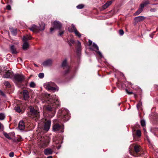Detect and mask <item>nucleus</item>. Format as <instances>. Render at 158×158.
<instances>
[{
    "label": "nucleus",
    "mask_w": 158,
    "mask_h": 158,
    "mask_svg": "<svg viewBox=\"0 0 158 158\" xmlns=\"http://www.w3.org/2000/svg\"><path fill=\"white\" fill-rule=\"evenodd\" d=\"M42 102H45L48 103H54L56 105L58 106L60 103L57 97L55 95L54 96H50L49 94H46L44 95V100H43Z\"/></svg>",
    "instance_id": "nucleus-1"
},
{
    "label": "nucleus",
    "mask_w": 158,
    "mask_h": 158,
    "mask_svg": "<svg viewBox=\"0 0 158 158\" xmlns=\"http://www.w3.org/2000/svg\"><path fill=\"white\" fill-rule=\"evenodd\" d=\"M45 24L44 23H41L39 24V26H37L35 24H33L29 27V29L34 32H38L40 31H42L44 29Z\"/></svg>",
    "instance_id": "nucleus-2"
},
{
    "label": "nucleus",
    "mask_w": 158,
    "mask_h": 158,
    "mask_svg": "<svg viewBox=\"0 0 158 158\" xmlns=\"http://www.w3.org/2000/svg\"><path fill=\"white\" fill-rule=\"evenodd\" d=\"M44 87L47 90L54 92L58 91L57 88L53 82H47L44 84Z\"/></svg>",
    "instance_id": "nucleus-3"
},
{
    "label": "nucleus",
    "mask_w": 158,
    "mask_h": 158,
    "mask_svg": "<svg viewBox=\"0 0 158 158\" xmlns=\"http://www.w3.org/2000/svg\"><path fill=\"white\" fill-rule=\"evenodd\" d=\"M39 142V145L40 146L43 148L46 147L49 143L50 140L48 137H41Z\"/></svg>",
    "instance_id": "nucleus-4"
},
{
    "label": "nucleus",
    "mask_w": 158,
    "mask_h": 158,
    "mask_svg": "<svg viewBox=\"0 0 158 158\" xmlns=\"http://www.w3.org/2000/svg\"><path fill=\"white\" fill-rule=\"evenodd\" d=\"M30 117L37 121L39 118V112L34 109L32 107L30 108Z\"/></svg>",
    "instance_id": "nucleus-5"
},
{
    "label": "nucleus",
    "mask_w": 158,
    "mask_h": 158,
    "mask_svg": "<svg viewBox=\"0 0 158 158\" xmlns=\"http://www.w3.org/2000/svg\"><path fill=\"white\" fill-rule=\"evenodd\" d=\"M89 48L91 50L95 51L96 52H97L101 58L103 57L102 53L98 51V47L95 43H93L92 45L90 46Z\"/></svg>",
    "instance_id": "nucleus-6"
},
{
    "label": "nucleus",
    "mask_w": 158,
    "mask_h": 158,
    "mask_svg": "<svg viewBox=\"0 0 158 158\" xmlns=\"http://www.w3.org/2000/svg\"><path fill=\"white\" fill-rule=\"evenodd\" d=\"M71 27L68 28L69 31L71 32H74L76 36L79 37H80L81 36V34H80L77 30L74 25L72 24Z\"/></svg>",
    "instance_id": "nucleus-7"
},
{
    "label": "nucleus",
    "mask_w": 158,
    "mask_h": 158,
    "mask_svg": "<svg viewBox=\"0 0 158 158\" xmlns=\"http://www.w3.org/2000/svg\"><path fill=\"white\" fill-rule=\"evenodd\" d=\"M52 129L53 131L55 132L59 131V132H62L64 131L63 127L57 123L56 124L53 125Z\"/></svg>",
    "instance_id": "nucleus-8"
},
{
    "label": "nucleus",
    "mask_w": 158,
    "mask_h": 158,
    "mask_svg": "<svg viewBox=\"0 0 158 158\" xmlns=\"http://www.w3.org/2000/svg\"><path fill=\"white\" fill-rule=\"evenodd\" d=\"M5 73L4 74V77L6 78H10L13 79L14 75L13 73L11 70H9L7 71L6 70H5Z\"/></svg>",
    "instance_id": "nucleus-9"
},
{
    "label": "nucleus",
    "mask_w": 158,
    "mask_h": 158,
    "mask_svg": "<svg viewBox=\"0 0 158 158\" xmlns=\"http://www.w3.org/2000/svg\"><path fill=\"white\" fill-rule=\"evenodd\" d=\"M24 79V76L22 74H16L14 75L13 79L15 81L21 82L23 81Z\"/></svg>",
    "instance_id": "nucleus-10"
},
{
    "label": "nucleus",
    "mask_w": 158,
    "mask_h": 158,
    "mask_svg": "<svg viewBox=\"0 0 158 158\" xmlns=\"http://www.w3.org/2000/svg\"><path fill=\"white\" fill-rule=\"evenodd\" d=\"M53 27H54L51 28L50 29V31L51 33L54 30L55 28L60 29L61 28V24L59 21H55L53 23Z\"/></svg>",
    "instance_id": "nucleus-11"
},
{
    "label": "nucleus",
    "mask_w": 158,
    "mask_h": 158,
    "mask_svg": "<svg viewBox=\"0 0 158 158\" xmlns=\"http://www.w3.org/2000/svg\"><path fill=\"white\" fill-rule=\"evenodd\" d=\"M52 63V60L51 59L47 60L43 62L42 64L44 66H50Z\"/></svg>",
    "instance_id": "nucleus-12"
},
{
    "label": "nucleus",
    "mask_w": 158,
    "mask_h": 158,
    "mask_svg": "<svg viewBox=\"0 0 158 158\" xmlns=\"http://www.w3.org/2000/svg\"><path fill=\"white\" fill-rule=\"evenodd\" d=\"M51 121L50 120H48L45 123L44 127V129L46 131H48L51 125Z\"/></svg>",
    "instance_id": "nucleus-13"
},
{
    "label": "nucleus",
    "mask_w": 158,
    "mask_h": 158,
    "mask_svg": "<svg viewBox=\"0 0 158 158\" xmlns=\"http://www.w3.org/2000/svg\"><path fill=\"white\" fill-rule=\"evenodd\" d=\"M23 93L24 100H27L29 97L28 91L26 90H23Z\"/></svg>",
    "instance_id": "nucleus-14"
},
{
    "label": "nucleus",
    "mask_w": 158,
    "mask_h": 158,
    "mask_svg": "<svg viewBox=\"0 0 158 158\" xmlns=\"http://www.w3.org/2000/svg\"><path fill=\"white\" fill-rule=\"evenodd\" d=\"M112 2L111 1H109L105 4H104L102 7L101 8V10H104L107 8L112 3Z\"/></svg>",
    "instance_id": "nucleus-15"
},
{
    "label": "nucleus",
    "mask_w": 158,
    "mask_h": 158,
    "mask_svg": "<svg viewBox=\"0 0 158 158\" xmlns=\"http://www.w3.org/2000/svg\"><path fill=\"white\" fill-rule=\"evenodd\" d=\"M61 67L62 68L66 67L68 66L67 60L66 59H65L63 60L61 63L60 65Z\"/></svg>",
    "instance_id": "nucleus-16"
},
{
    "label": "nucleus",
    "mask_w": 158,
    "mask_h": 158,
    "mask_svg": "<svg viewBox=\"0 0 158 158\" xmlns=\"http://www.w3.org/2000/svg\"><path fill=\"white\" fill-rule=\"evenodd\" d=\"M19 128L20 130H23L25 128V125L24 122L21 121L19 124Z\"/></svg>",
    "instance_id": "nucleus-17"
},
{
    "label": "nucleus",
    "mask_w": 158,
    "mask_h": 158,
    "mask_svg": "<svg viewBox=\"0 0 158 158\" xmlns=\"http://www.w3.org/2000/svg\"><path fill=\"white\" fill-rule=\"evenodd\" d=\"M145 18V17L143 16H139L135 17V20L137 22H140L143 20Z\"/></svg>",
    "instance_id": "nucleus-18"
},
{
    "label": "nucleus",
    "mask_w": 158,
    "mask_h": 158,
    "mask_svg": "<svg viewBox=\"0 0 158 158\" xmlns=\"http://www.w3.org/2000/svg\"><path fill=\"white\" fill-rule=\"evenodd\" d=\"M52 149L50 148L46 149L44 150V153L45 155H47L52 154Z\"/></svg>",
    "instance_id": "nucleus-19"
},
{
    "label": "nucleus",
    "mask_w": 158,
    "mask_h": 158,
    "mask_svg": "<svg viewBox=\"0 0 158 158\" xmlns=\"http://www.w3.org/2000/svg\"><path fill=\"white\" fill-rule=\"evenodd\" d=\"M10 49L12 54H16L17 53L14 45H12L10 46Z\"/></svg>",
    "instance_id": "nucleus-20"
},
{
    "label": "nucleus",
    "mask_w": 158,
    "mask_h": 158,
    "mask_svg": "<svg viewBox=\"0 0 158 158\" xmlns=\"http://www.w3.org/2000/svg\"><path fill=\"white\" fill-rule=\"evenodd\" d=\"M24 43L23 45V48L24 50H26L29 47L28 43L27 41H24Z\"/></svg>",
    "instance_id": "nucleus-21"
},
{
    "label": "nucleus",
    "mask_w": 158,
    "mask_h": 158,
    "mask_svg": "<svg viewBox=\"0 0 158 158\" xmlns=\"http://www.w3.org/2000/svg\"><path fill=\"white\" fill-rule=\"evenodd\" d=\"M31 37L30 35H27L26 36H24L23 38V41H27L28 40H31Z\"/></svg>",
    "instance_id": "nucleus-22"
},
{
    "label": "nucleus",
    "mask_w": 158,
    "mask_h": 158,
    "mask_svg": "<svg viewBox=\"0 0 158 158\" xmlns=\"http://www.w3.org/2000/svg\"><path fill=\"white\" fill-rule=\"evenodd\" d=\"M10 30L11 33L14 35H15L17 33V31L16 29H14L13 28H10Z\"/></svg>",
    "instance_id": "nucleus-23"
},
{
    "label": "nucleus",
    "mask_w": 158,
    "mask_h": 158,
    "mask_svg": "<svg viewBox=\"0 0 158 158\" xmlns=\"http://www.w3.org/2000/svg\"><path fill=\"white\" fill-rule=\"evenodd\" d=\"M69 115L67 113V114L66 115H64L63 116V119L65 121H66L69 119Z\"/></svg>",
    "instance_id": "nucleus-24"
},
{
    "label": "nucleus",
    "mask_w": 158,
    "mask_h": 158,
    "mask_svg": "<svg viewBox=\"0 0 158 158\" xmlns=\"http://www.w3.org/2000/svg\"><path fill=\"white\" fill-rule=\"evenodd\" d=\"M134 150L136 153L138 152L140 150L139 147L138 145H136L134 147Z\"/></svg>",
    "instance_id": "nucleus-25"
},
{
    "label": "nucleus",
    "mask_w": 158,
    "mask_h": 158,
    "mask_svg": "<svg viewBox=\"0 0 158 158\" xmlns=\"http://www.w3.org/2000/svg\"><path fill=\"white\" fill-rule=\"evenodd\" d=\"M81 43L79 41H77V52L79 53L81 50Z\"/></svg>",
    "instance_id": "nucleus-26"
},
{
    "label": "nucleus",
    "mask_w": 158,
    "mask_h": 158,
    "mask_svg": "<svg viewBox=\"0 0 158 158\" xmlns=\"http://www.w3.org/2000/svg\"><path fill=\"white\" fill-rule=\"evenodd\" d=\"M143 10L139 8L137 11L134 14V15H136L140 14L143 11Z\"/></svg>",
    "instance_id": "nucleus-27"
},
{
    "label": "nucleus",
    "mask_w": 158,
    "mask_h": 158,
    "mask_svg": "<svg viewBox=\"0 0 158 158\" xmlns=\"http://www.w3.org/2000/svg\"><path fill=\"white\" fill-rule=\"evenodd\" d=\"M5 117V115L4 114L0 113V120H3Z\"/></svg>",
    "instance_id": "nucleus-28"
},
{
    "label": "nucleus",
    "mask_w": 158,
    "mask_h": 158,
    "mask_svg": "<svg viewBox=\"0 0 158 158\" xmlns=\"http://www.w3.org/2000/svg\"><path fill=\"white\" fill-rule=\"evenodd\" d=\"M4 84L5 85H6L7 87L9 88L10 86V83L7 81H6L4 82Z\"/></svg>",
    "instance_id": "nucleus-29"
},
{
    "label": "nucleus",
    "mask_w": 158,
    "mask_h": 158,
    "mask_svg": "<svg viewBox=\"0 0 158 158\" xmlns=\"http://www.w3.org/2000/svg\"><path fill=\"white\" fill-rule=\"evenodd\" d=\"M15 110L17 112L19 113H20L21 111V110L20 109V107L18 106L15 107Z\"/></svg>",
    "instance_id": "nucleus-30"
},
{
    "label": "nucleus",
    "mask_w": 158,
    "mask_h": 158,
    "mask_svg": "<svg viewBox=\"0 0 158 158\" xmlns=\"http://www.w3.org/2000/svg\"><path fill=\"white\" fill-rule=\"evenodd\" d=\"M30 86L32 88H35V84L33 82H31L30 84Z\"/></svg>",
    "instance_id": "nucleus-31"
},
{
    "label": "nucleus",
    "mask_w": 158,
    "mask_h": 158,
    "mask_svg": "<svg viewBox=\"0 0 158 158\" xmlns=\"http://www.w3.org/2000/svg\"><path fill=\"white\" fill-rule=\"evenodd\" d=\"M84 7V5L83 4H80L77 6V8L78 9H81Z\"/></svg>",
    "instance_id": "nucleus-32"
},
{
    "label": "nucleus",
    "mask_w": 158,
    "mask_h": 158,
    "mask_svg": "<svg viewBox=\"0 0 158 158\" xmlns=\"http://www.w3.org/2000/svg\"><path fill=\"white\" fill-rule=\"evenodd\" d=\"M140 122L141 125L142 127H144L145 126V122L144 120H141Z\"/></svg>",
    "instance_id": "nucleus-33"
},
{
    "label": "nucleus",
    "mask_w": 158,
    "mask_h": 158,
    "mask_svg": "<svg viewBox=\"0 0 158 158\" xmlns=\"http://www.w3.org/2000/svg\"><path fill=\"white\" fill-rule=\"evenodd\" d=\"M136 135L139 137L141 136V133L140 130H137L136 131Z\"/></svg>",
    "instance_id": "nucleus-34"
},
{
    "label": "nucleus",
    "mask_w": 158,
    "mask_h": 158,
    "mask_svg": "<svg viewBox=\"0 0 158 158\" xmlns=\"http://www.w3.org/2000/svg\"><path fill=\"white\" fill-rule=\"evenodd\" d=\"M4 136H5V137L6 138H8V139H11V138L9 136V135L8 134H7V133H5L4 134Z\"/></svg>",
    "instance_id": "nucleus-35"
},
{
    "label": "nucleus",
    "mask_w": 158,
    "mask_h": 158,
    "mask_svg": "<svg viewBox=\"0 0 158 158\" xmlns=\"http://www.w3.org/2000/svg\"><path fill=\"white\" fill-rule=\"evenodd\" d=\"M44 75L43 73H40L39 74L38 76L40 78H43L44 77Z\"/></svg>",
    "instance_id": "nucleus-36"
},
{
    "label": "nucleus",
    "mask_w": 158,
    "mask_h": 158,
    "mask_svg": "<svg viewBox=\"0 0 158 158\" xmlns=\"http://www.w3.org/2000/svg\"><path fill=\"white\" fill-rule=\"evenodd\" d=\"M124 33V31L122 29H120L119 31V34L121 35H123Z\"/></svg>",
    "instance_id": "nucleus-37"
},
{
    "label": "nucleus",
    "mask_w": 158,
    "mask_h": 158,
    "mask_svg": "<svg viewBox=\"0 0 158 158\" xmlns=\"http://www.w3.org/2000/svg\"><path fill=\"white\" fill-rule=\"evenodd\" d=\"M145 6L144 5V4H143V3H142L140 5L139 8L142 9V10H143V8Z\"/></svg>",
    "instance_id": "nucleus-38"
},
{
    "label": "nucleus",
    "mask_w": 158,
    "mask_h": 158,
    "mask_svg": "<svg viewBox=\"0 0 158 158\" xmlns=\"http://www.w3.org/2000/svg\"><path fill=\"white\" fill-rule=\"evenodd\" d=\"M149 2L148 1H146L144 2H143V4H144V5L146 6L147 4H148L149 3Z\"/></svg>",
    "instance_id": "nucleus-39"
},
{
    "label": "nucleus",
    "mask_w": 158,
    "mask_h": 158,
    "mask_svg": "<svg viewBox=\"0 0 158 158\" xmlns=\"http://www.w3.org/2000/svg\"><path fill=\"white\" fill-rule=\"evenodd\" d=\"M9 156L11 157H13L14 156V153L13 152H11L9 154Z\"/></svg>",
    "instance_id": "nucleus-40"
},
{
    "label": "nucleus",
    "mask_w": 158,
    "mask_h": 158,
    "mask_svg": "<svg viewBox=\"0 0 158 158\" xmlns=\"http://www.w3.org/2000/svg\"><path fill=\"white\" fill-rule=\"evenodd\" d=\"M127 93L129 94H133L132 92H129L128 90H126Z\"/></svg>",
    "instance_id": "nucleus-41"
},
{
    "label": "nucleus",
    "mask_w": 158,
    "mask_h": 158,
    "mask_svg": "<svg viewBox=\"0 0 158 158\" xmlns=\"http://www.w3.org/2000/svg\"><path fill=\"white\" fill-rule=\"evenodd\" d=\"M6 9L8 10H10L11 9V6L10 5H8L6 6Z\"/></svg>",
    "instance_id": "nucleus-42"
},
{
    "label": "nucleus",
    "mask_w": 158,
    "mask_h": 158,
    "mask_svg": "<svg viewBox=\"0 0 158 158\" xmlns=\"http://www.w3.org/2000/svg\"><path fill=\"white\" fill-rule=\"evenodd\" d=\"M74 41L73 40H70V43H70V44L71 45L72 44H74Z\"/></svg>",
    "instance_id": "nucleus-43"
},
{
    "label": "nucleus",
    "mask_w": 158,
    "mask_h": 158,
    "mask_svg": "<svg viewBox=\"0 0 158 158\" xmlns=\"http://www.w3.org/2000/svg\"><path fill=\"white\" fill-rule=\"evenodd\" d=\"M92 43V42L91 40H89V47L91 46Z\"/></svg>",
    "instance_id": "nucleus-44"
},
{
    "label": "nucleus",
    "mask_w": 158,
    "mask_h": 158,
    "mask_svg": "<svg viewBox=\"0 0 158 158\" xmlns=\"http://www.w3.org/2000/svg\"><path fill=\"white\" fill-rule=\"evenodd\" d=\"M0 93L3 96H5V94L1 90H0Z\"/></svg>",
    "instance_id": "nucleus-45"
},
{
    "label": "nucleus",
    "mask_w": 158,
    "mask_h": 158,
    "mask_svg": "<svg viewBox=\"0 0 158 158\" xmlns=\"http://www.w3.org/2000/svg\"><path fill=\"white\" fill-rule=\"evenodd\" d=\"M64 32L63 31H61L59 33V35L60 36H61L64 33Z\"/></svg>",
    "instance_id": "nucleus-46"
},
{
    "label": "nucleus",
    "mask_w": 158,
    "mask_h": 158,
    "mask_svg": "<svg viewBox=\"0 0 158 158\" xmlns=\"http://www.w3.org/2000/svg\"><path fill=\"white\" fill-rule=\"evenodd\" d=\"M47 109L49 110H51L52 109V107L51 106H50V107H47Z\"/></svg>",
    "instance_id": "nucleus-47"
},
{
    "label": "nucleus",
    "mask_w": 158,
    "mask_h": 158,
    "mask_svg": "<svg viewBox=\"0 0 158 158\" xmlns=\"http://www.w3.org/2000/svg\"><path fill=\"white\" fill-rule=\"evenodd\" d=\"M156 11V9L155 8H152L150 9V11L151 12H155Z\"/></svg>",
    "instance_id": "nucleus-48"
},
{
    "label": "nucleus",
    "mask_w": 158,
    "mask_h": 158,
    "mask_svg": "<svg viewBox=\"0 0 158 158\" xmlns=\"http://www.w3.org/2000/svg\"><path fill=\"white\" fill-rule=\"evenodd\" d=\"M2 67H3V68L5 69H7L8 68V66H7L6 67H4L3 66L2 67H0V69H2Z\"/></svg>",
    "instance_id": "nucleus-49"
},
{
    "label": "nucleus",
    "mask_w": 158,
    "mask_h": 158,
    "mask_svg": "<svg viewBox=\"0 0 158 158\" xmlns=\"http://www.w3.org/2000/svg\"><path fill=\"white\" fill-rule=\"evenodd\" d=\"M2 125L1 124V123H0V129H1L2 128Z\"/></svg>",
    "instance_id": "nucleus-50"
},
{
    "label": "nucleus",
    "mask_w": 158,
    "mask_h": 158,
    "mask_svg": "<svg viewBox=\"0 0 158 158\" xmlns=\"http://www.w3.org/2000/svg\"><path fill=\"white\" fill-rule=\"evenodd\" d=\"M143 130H144V132L146 133V129L144 128H143Z\"/></svg>",
    "instance_id": "nucleus-51"
},
{
    "label": "nucleus",
    "mask_w": 158,
    "mask_h": 158,
    "mask_svg": "<svg viewBox=\"0 0 158 158\" xmlns=\"http://www.w3.org/2000/svg\"><path fill=\"white\" fill-rule=\"evenodd\" d=\"M47 158H52V156H48Z\"/></svg>",
    "instance_id": "nucleus-52"
},
{
    "label": "nucleus",
    "mask_w": 158,
    "mask_h": 158,
    "mask_svg": "<svg viewBox=\"0 0 158 158\" xmlns=\"http://www.w3.org/2000/svg\"><path fill=\"white\" fill-rule=\"evenodd\" d=\"M140 104H138L137 105V108H138V106L140 105Z\"/></svg>",
    "instance_id": "nucleus-53"
},
{
    "label": "nucleus",
    "mask_w": 158,
    "mask_h": 158,
    "mask_svg": "<svg viewBox=\"0 0 158 158\" xmlns=\"http://www.w3.org/2000/svg\"><path fill=\"white\" fill-rule=\"evenodd\" d=\"M34 64V65H35V66H36V67H38V66H37V65L36 64Z\"/></svg>",
    "instance_id": "nucleus-54"
},
{
    "label": "nucleus",
    "mask_w": 158,
    "mask_h": 158,
    "mask_svg": "<svg viewBox=\"0 0 158 158\" xmlns=\"http://www.w3.org/2000/svg\"><path fill=\"white\" fill-rule=\"evenodd\" d=\"M150 36L151 37H152V36H151V35H150Z\"/></svg>",
    "instance_id": "nucleus-55"
}]
</instances>
